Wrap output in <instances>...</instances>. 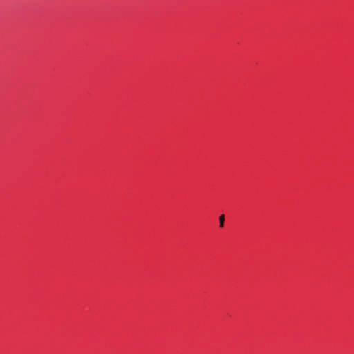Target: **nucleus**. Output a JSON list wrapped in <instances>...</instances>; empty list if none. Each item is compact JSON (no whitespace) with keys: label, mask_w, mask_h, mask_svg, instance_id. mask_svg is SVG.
Here are the masks:
<instances>
[{"label":"nucleus","mask_w":354,"mask_h":354,"mask_svg":"<svg viewBox=\"0 0 354 354\" xmlns=\"http://www.w3.org/2000/svg\"><path fill=\"white\" fill-rule=\"evenodd\" d=\"M224 222H225V216H224V214H221L219 216V225H220V227H223L224 226Z\"/></svg>","instance_id":"obj_1"}]
</instances>
